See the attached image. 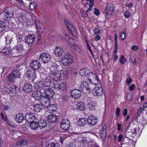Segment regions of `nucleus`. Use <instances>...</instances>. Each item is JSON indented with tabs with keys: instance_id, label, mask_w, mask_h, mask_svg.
Wrapping results in <instances>:
<instances>
[{
	"instance_id": "nucleus-32",
	"label": "nucleus",
	"mask_w": 147,
	"mask_h": 147,
	"mask_svg": "<svg viewBox=\"0 0 147 147\" xmlns=\"http://www.w3.org/2000/svg\"><path fill=\"white\" fill-rule=\"evenodd\" d=\"M86 108L85 104L84 102H79L76 105V109L79 111H84Z\"/></svg>"
},
{
	"instance_id": "nucleus-10",
	"label": "nucleus",
	"mask_w": 147,
	"mask_h": 147,
	"mask_svg": "<svg viewBox=\"0 0 147 147\" xmlns=\"http://www.w3.org/2000/svg\"><path fill=\"white\" fill-rule=\"evenodd\" d=\"M65 39L68 42L67 40H70L71 41L73 40V39L70 38L69 35L67 34H65ZM68 43L69 45L73 49L76 51L78 52H80L81 51V50L80 47L76 44L75 43H71V42H68Z\"/></svg>"
},
{
	"instance_id": "nucleus-26",
	"label": "nucleus",
	"mask_w": 147,
	"mask_h": 147,
	"mask_svg": "<svg viewBox=\"0 0 147 147\" xmlns=\"http://www.w3.org/2000/svg\"><path fill=\"white\" fill-rule=\"evenodd\" d=\"M25 118L27 122L30 123L33 121L35 119V117L33 113H28L26 114Z\"/></svg>"
},
{
	"instance_id": "nucleus-52",
	"label": "nucleus",
	"mask_w": 147,
	"mask_h": 147,
	"mask_svg": "<svg viewBox=\"0 0 147 147\" xmlns=\"http://www.w3.org/2000/svg\"><path fill=\"white\" fill-rule=\"evenodd\" d=\"M120 61L121 63L123 65L125 63L126 61V59H125L124 56L122 55L120 58Z\"/></svg>"
},
{
	"instance_id": "nucleus-57",
	"label": "nucleus",
	"mask_w": 147,
	"mask_h": 147,
	"mask_svg": "<svg viewBox=\"0 0 147 147\" xmlns=\"http://www.w3.org/2000/svg\"><path fill=\"white\" fill-rule=\"evenodd\" d=\"M124 16L127 18H129L130 16V13L128 11H126L124 13Z\"/></svg>"
},
{
	"instance_id": "nucleus-55",
	"label": "nucleus",
	"mask_w": 147,
	"mask_h": 147,
	"mask_svg": "<svg viewBox=\"0 0 147 147\" xmlns=\"http://www.w3.org/2000/svg\"><path fill=\"white\" fill-rule=\"evenodd\" d=\"M25 22H26L27 24L28 25H31L33 24V22L32 19H29L26 20V21Z\"/></svg>"
},
{
	"instance_id": "nucleus-43",
	"label": "nucleus",
	"mask_w": 147,
	"mask_h": 147,
	"mask_svg": "<svg viewBox=\"0 0 147 147\" xmlns=\"http://www.w3.org/2000/svg\"><path fill=\"white\" fill-rule=\"evenodd\" d=\"M27 141L26 140L22 139L20 140L17 142V145L18 146H21L23 145L27 144Z\"/></svg>"
},
{
	"instance_id": "nucleus-60",
	"label": "nucleus",
	"mask_w": 147,
	"mask_h": 147,
	"mask_svg": "<svg viewBox=\"0 0 147 147\" xmlns=\"http://www.w3.org/2000/svg\"><path fill=\"white\" fill-rule=\"evenodd\" d=\"M94 14L96 16H98L99 15L100 13L99 10L98 9L96 8H95L94 9Z\"/></svg>"
},
{
	"instance_id": "nucleus-59",
	"label": "nucleus",
	"mask_w": 147,
	"mask_h": 147,
	"mask_svg": "<svg viewBox=\"0 0 147 147\" xmlns=\"http://www.w3.org/2000/svg\"><path fill=\"white\" fill-rule=\"evenodd\" d=\"M130 61L133 63H136V59L135 58L133 57H130L129 59Z\"/></svg>"
},
{
	"instance_id": "nucleus-11",
	"label": "nucleus",
	"mask_w": 147,
	"mask_h": 147,
	"mask_svg": "<svg viewBox=\"0 0 147 147\" xmlns=\"http://www.w3.org/2000/svg\"><path fill=\"white\" fill-rule=\"evenodd\" d=\"M53 50L54 54L58 57H62L64 53V51L63 49L59 46L55 47Z\"/></svg>"
},
{
	"instance_id": "nucleus-61",
	"label": "nucleus",
	"mask_w": 147,
	"mask_h": 147,
	"mask_svg": "<svg viewBox=\"0 0 147 147\" xmlns=\"http://www.w3.org/2000/svg\"><path fill=\"white\" fill-rule=\"evenodd\" d=\"M71 72L74 74H76L77 73V69L76 68H73L71 69Z\"/></svg>"
},
{
	"instance_id": "nucleus-17",
	"label": "nucleus",
	"mask_w": 147,
	"mask_h": 147,
	"mask_svg": "<svg viewBox=\"0 0 147 147\" xmlns=\"http://www.w3.org/2000/svg\"><path fill=\"white\" fill-rule=\"evenodd\" d=\"M43 94L45 97L50 98L53 97L55 92L52 89L47 88L44 90Z\"/></svg>"
},
{
	"instance_id": "nucleus-9",
	"label": "nucleus",
	"mask_w": 147,
	"mask_h": 147,
	"mask_svg": "<svg viewBox=\"0 0 147 147\" xmlns=\"http://www.w3.org/2000/svg\"><path fill=\"white\" fill-rule=\"evenodd\" d=\"M92 93L94 96H101L104 94L103 88L100 86H96L92 90Z\"/></svg>"
},
{
	"instance_id": "nucleus-18",
	"label": "nucleus",
	"mask_w": 147,
	"mask_h": 147,
	"mask_svg": "<svg viewBox=\"0 0 147 147\" xmlns=\"http://www.w3.org/2000/svg\"><path fill=\"white\" fill-rule=\"evenodd\" d=\"M61 128L64 130H67L70 127V122L67 119H63L60 123Z\"/></svg>"
},
{
	"instance_id": "nucleus-53",
	"label": "nucleus",
	"mask_w": 147,
	"mask_h": 147,
	"mask_svg": "<svg viewBox=\"0 0 147 147\" xmlns=\"http://www.w3.org/2000/svg\"><path fill=\"white\" fill-rule=\"evenodd\" d=\"M125 32L124 31L121 32L120 34V36L122 40H123L125 39Z\"/></svg>"
},
{
	"instance_id": "nucleus-13",
	"label": "nucleus",
	"mask_w": 147,
	"mask_h": 147,
	"mask_svg": "<svg viewBox=\"0 0 147 147\" xmlns=\"http://www.w3.org/2000/svg\"><path fill=\"white\" fill-rule=\"evenodd\" d=\"M106 126L105 125H104L102 127V129L100 131L99 133H97L95 134V133L93 132H91L90 131H84L83 133H91L94 135H95L97 137H100L101 138H104L105 137L106 135Z\"/></svg>"
},
{
	"instance_id": "nucleus-15",
	"label": "nucleus",
	"mask_w": 147,
	"mask_h": 147,
	"mask_svg": "<svg viewBox=\"0 0 147 147\" xmlns=\"http://www.w3.org/2000/svg\"><path fill=\"white\" fill-rule=\"evenodd\" d=\"M87 121L88 124L90 126L95 125L98 122L97 118L92 115H90L88 117Z\"/></svg>"
},
{
	"instance_id": "nucleus-36",
	"label": "nucleus",
	"mask_w": 147,
	"mask_h": 147,
	"mask_svg": "<svg viewBox=\"0 0 147 147\" xmlns=\"http://www.w3.org/2000/svg\"><path fill=\"white\" fill-rule=\"evenodd\" d=\"M88 71L89 69L87 68H84L82 69H81L79 71L80 75L82 77H83L84 79H85L86 75L87 73H88Z\"/></svg>"
},
{
	"instance_id": "nucleus-54",
	"label": "nucleus",
	"mask_w": 147,
	"mask_h": 147,
	"mask_svg": "<svg viewBox=\"0 0 147 147\" xmlns=\"http://www.w3.org/2000/svg\"><path fill=\"white\" fill-rule=\"evenodd\" d=\"M125 82L126 85L129 86L132 82V80L130 78H128L126 80Z\"/></svg>"
},
{
	"instance_id": "nucleus-37",
	"label": "nucleus",
	"mask_w": 147,
	"mask_h": 147,
	"mask_svg": "<svg viewBox=\"0 0 147 147\" xmlns=\"http://www.w3.org/2000/svg\"><path fill=\"white\" fill-rule=\"evenodd\" d=\"M87 123V119L85 117L80 118L77 122L78 125L80 126H84Z\"/></svg>"
},
{
	"instance_id": "nucleus-47",
	"label": "nucleus",
	"mask_w": 147,
	"mask_h": 147,
	"mask_svg": "<svg viewBox=\"0 0 147 147\" xmlns=\"http://www.w3.org/2000/svg\"><path fill=\"white\" fill-rule=\"evenodd\" d=\"M71 32L72 36L74 38H77L78 37V34L76 30L74 29L71 31H70Z\"/></svg>"
},
{
	"instance_id": "nucleus-4",
	"label": "nucleus",
	"mask_w": 147,
	"mask_h": 147,
	"mask_svg": "<svg viewBox=\"0 0 147 147\" xmlns=\"http://www.w3.org/2000/svg\"><path fill=\"white\" fill-rule=\"evenodd\" d=\"M10 8H8L6 9L4 11V15L5 16L6 20L5 22L7 26L9 28H12L11 25L13 24L12 23L11 18L13 16V11L11 12Z\"/></svg>"
},
{
	"instance_id": "nucleus-22",
	"label": "nucleus",
	"mask_w": 147,
	"mask_h": 147,
	"mask_svg": "<svg viewBox=\"0 0 147 147\" xmlns=\"http://www.w3.org/2000/svg\"><path fill=\"white\" fill-rule=\"evenodd\" d=\"M86 3L85 6L88 8L87 9V12H90L92 9L94 4L93 0H83Z\"/></svg>"
},
{
	"instance_id": "nucleus-27",
	"label": "nucleus",
	"mask_w": 147,
	"mask_h": 147,
	"mask_svg": "<svg viewBox=\"0 0 147 147\" xmlns=\"http://www.w3.org/2000/svg\"><path fill=\"white\" fill-rule=\"evenodd\" d=\"M58 119L57 116L53 113H51L48 115L47 120L49 122H55L57 121Z\"/></svg>"
},
{
	"instance_id": "nucleus-29",
	"label": "nucleus",
	"mask_w": 147,
	"mask_h": 147,
	"mask_svg": "<svg viewBox=\"0 0 147 147\" xmlns=\"http://www.w3.org/2000/svg\"><path fill=\"white\" fill-rule=\"evenodd\" d=\"M24 116L22 113H18L16 116L15 119L16 122L18 123H22L24 119Z\"/></svg>"
},
{
	"instance_id": "nucleus-35",
	"label": "nucleus",
	"mask_w": 147,
	"mask_h": 147,
	"mask_svg": "<svg viewBox=\"0 0 147 147\" xmlns=\"http://www.w3.org/2000/svg\"><path fill=\"white\" fill-rule=\"evenodd\" d=\"M41 92L39 91H36L34 92L32 94V97L38 100L40 99L42 96Z\"/></svg>"
},
{
	"instance_id": "nucleus-51",
	"label": "nucleus",
	"mask_w": 147,
	"mask_h": 147,
	"mask_svg": "<svg viewBox=\"0 0 147 147\" xmlns=\"http://www.w3.org/2000/svg\"><path fill=\"white\" fill-rule=\"evenodd\" d=\"M89 12H87V10L86 11L83 9H81L80 11V13L82 16L83 18H86L88 16L87 13Z\"/></svg>"
},
{
	"instance_id": "nucleus-33",
	"label": "nucleus",
	"mask_w": 147,
	"mask_h": 147,
	"mask_svg": "<svg viewBox=\"0 0 147 147\" xmlns=\"http://www.w3.org/2000/svg\"><path fill=\"white\" fill-rule=\"evenodd\" d=\"M32 90V86L29 83L26 84H25L23 88L24 91L26 93H29Z\"/></svg>"
},
{
	"instance_id": "nucleus-7",
	"label": "nucleus",
	"mask_w": 147,
	"mask_h": 147,
	"mask_svg": "<svg viewBox=\"0 0 147 147\" xmlns=\"http://www.w3.org/2000/svg\"><path fill=\"white\" fill-rule=\"evenodd\" d=\"M86 76L85 79L88 80L92 84L97 85L98 84V79L95 74L92 72H88Z\"/></svg>"
},
{
	"instance_id": "nucleus-44",
	"label": "nucleus",
	"mask_w": 147,
	"mask_h": 147,
	"mask_svg": "<svg viewBox=\"0 0 147 147\" xmlns=\"http://www.w3.org/2000/svg\"><path fill=\"white\" fill-rule=\"evenodd\" d=\"M85 41L86 44V45L87 46V49L90 51V53H91L92 57L93 58H94V55L93 53V52L92 50L91 47H90V45L89 44V42L86 39H85Z\"/></svg>"
},
{
	"instance_id": "nucleus-16",
	"label": "nucleus",
	"mask_w": 147,
	"mask_h": 147,
	"mask_svg": "<svg viewBox=\"0 0 147 147\" xmlns=\"http://www.w3.org/2000/svg\"><path fill=\"white\" fill-rule=\"evenodd\" d=\"M27 77L30 80L33 81L36 78L35 71L33 69H30L27 71Z\"/></svg>"
},
{
	"instance_id": "nucleus-34",
	"label": "nucleus",
	"mask_w": 147,
	"mask_h": 147,
	"mask_svg": "<svg viewBox=\"0 0 147 147\" xmlns=\"http://www.w3.org/2000/svg\"><path fill=\"white\" fill-rule=\"evenodd\" d=\"M43 107V105L40 103H34L33 104L34 109L36 112H39L40 110L42 109Z\"/></svg>"
},
{
	"instance_id": "nucleus-31",
	"label": "nucleus",
	"mask_w": 147,
	"mask_h": 147,
	"mask_svg": "<svg viewBox=\"0 0 147 147\" xmlns=\"http://www.w3.org/2000/svg\"><path fill=\"white\" fill-rule=\"evenodd\" d=\"M88 109L90 111H93L95 109L96 106V103L93 100L89 101L87 105Z\"/></svg>"
},
{
	"instance_id": "nucleus-6",
	"label": "nucleus",
	"mask_w": 147,
	"mask_h": 147,
	"mask_svg": "<svg viewBox=\"0 0 147 147\" xmlns=\"http://www.w3.org/2000/svg\"><path fill=\"white\" fill-rule=\"evenodd\" d=\"M61 62L63 65L67 66L74 62V57L71 55L66 54L61 58Z\"/></svg>"
},
{
	"instance_id": "nucleus-5",
	"label": "nucleus",
	"mask_w": 147,
	"mask_h": 147,
	"mask_svg": "<svg viewBox=\"0 0 147 147\" xmlns=\"http://www.w3.org/2000/svg\"><path fill=\"white\" fill-rule=\"evenodd\" d=\"M114 9L115 8L113 4L108 3L107 4L105 9L106 19H109L112 17Z\"/></svg>"
},
{
	"instance_id": "nucleus-28",
	"label": "nucleus",
	"mask_w": 147,
	"mask_h": 147,
	"mask_svg": "<svg viewBox=\"0 0 147 147\" xmlns=\"http://www.w3.org/2000/svg\"><path fill=\"white\" fill-rule=\"evenodd\" d=\"M35 36L34 35H29L25 38V42L28 45L32 44L34 41Z\"/></svg>"
},
{
	"instance_id": "nucleus-56",
	"label": "nucleus",
	"mask_w": 147,
	"mask_h": 147,
	"mask_svg": "<svg viewBox=\"0 0 147 147\" xmlns=\"http://www.w3.org/2000/svg\"><path fill=\"white\" fill-rule=\"evenodd\" d=\"M1 116L2 119L4 120L5 121H6L7 120V119L5 114L4 115L3 113H1Z\"/></svg>"
},
{
	"instance_id": "nucleus-48",
	"label": "nucleus",
	"mask_w": 147,
	"mask_h": 147,
	"mask_svg": "<svg viewBox=\"0 0 147 147\" xmlns=\"http://www.w3.org/2000/svg\"><path fill=\"white\" fill-rule=\"evenodd\" d=\"M6 78L8 80L9 82H12L16 78H15V76L12 74L8 75L7 77Z\"/></svg>"
},
{
	"instance_id": "nucleus-19",
	"label": "nucleus",
	"mask_w": 147,
	"mask_h": 147,
	"mask_svg": "<svg viewBox=\"0 0 147 147\" xmlns=\"http://www.w3.org/2000/svg\"><path fill=\"white\" fill-rule=\"evenodd\" d=\"M30 66L33 70L37 69L40 67L41 64L37 60H33L30 62Z\"/></svg>"
},
{
	"instance_id": "nucleus-30",
	"label": "nucleus",
	"mask_w": 147,
	"mask_h": 147,
	"mask_svg": "<svg viewBox=\"0 0 147 147\" xmlns=\"http://www.w3.org/2000/svg\"><path fill=\"white\" fill-rule=\"evenodd\" d=\"M2 52L6 55H9L12 54V50L9 46L4 47L2 50Z\"/></svg>"
},
{
	"instance_id": "nucleus-2",
	"label": "nucleus",
	"mask_w": 147,
	"mask_h": 147,
	"mask_svg": "<svg viewBox=\"0 0 147 147\" xmlns=\"http://www.w3.org/2000/svg\"><path fill=\"white\" fill-rule=\"evenodd\" d=\"M43 76L45 78L44 79H42L40 81L37 82L35 83L34 87L35 89L42 90L45 87H48L50 86V80L48 79H45V75H43Z\"/></svg>"
},
{
	"instance_id": "nucleus-14",
	"label": "nucleus",
	"mask_w": 147,
	"mask_h": 147,
	"mask_svg": "<svg viewBox=\"0 0 147 147\" xmlns=\"http://www.w3.org/2000/svg\"><path fill=\"white\" fill-rule=\"evenodd\" d=\"M51 56L48 53H43L40 54L39 57V60L42 63L45 64L48 63L50 60Z\"/></svg>"
},
{
	"instance_id": "nucleus-42",
	"label": "nucleus",
	"mask_w": 147,
	"mask_h": 147,
	"mask_svg": "<svg viewBox=\"0 0 147 147\" xmlns=\"http://www.w3.org/2000/svg\"><path fill=\"white\" fill-rule=\"evenodd\" d=\"M64 22L70 31H71L74 29V28L68 20L67 19L64 20Z\"/></svg>"
},
{
	"instance_id": "nucleus-58",
	"label": "nucleus",
	"mask_w": 147,
	"mask_h": 147,
	"mask_svg": "<svg viewBox=\"0 0 147 147\" xmlns=\"http://www.w3.org/2000/svg\"><path fill=\"white\" fill-rule=\"evenodd\" d=\"M117 129L118 131H122V129L121 128L122 127V126L121 124L119 123H118L117 124Z\"/></svg>"
},
{
	"instance_id": "nucleus-38",
	"label": "nucleus",
	"mask_w": 147,
	"mask_h": 147,
	"mask_svg": "<svg viewBox=\"0 0 147 147\" xmlns=\"http://www.w3.org/2000/svg\"><path fill=\"white\" fill-rule=\"evenodd\" d=\"M30 126L31 129L33 130H36L37 129L38 125L37 122L33 121L30 122Z\"/></svg>"
},
{
	"instance_id": "nucleus-21",
	"label": "nucleus",
	"mask_w": 147,
	"mask_h": 147,
	"mask_svg": "<svg viewBox=\"0 0 147 147\" xmlns=\"http://www.w3.org/2000/svg\"><path fill=\"white\" fill-rule=\"evenodd\" d=\"M7 87L5 88L6 89L7 88L9 91L10 92H12L13 93H16L19 92L20 90V88L16 86L13 85L10 87L9 85L8 84L7 85Z\"/></svg>"
},
{
	"instance_id": "nucleus-49",
	"label": "nucleus",
	"mask_w": 147,
	"mask_h": 147,
	"mask_svg": "<svg viewBox=\"0 0 147 147\" xmlns=\"http://www.w3.org/2000/svg\"><path fill=\"white\" fill-rule=\"evenodd\" d=\"M19 34L20 33H19L16 35L17 39L18 41L19 42L23 41V35L22 34Z\"/></svg>"
},
{
	"instance_id": "nucleus-8",
	"label": "nucleus",
	"mask_w": 147,
	"mask_h": 147,
	"mask_svg": "<svg viewBox=\"0 0 147 147\" xmlns=\"http://www.w3.org/2000/svg\"><path fill=\"white\" fill-rule=\"evenodd\" d=\"M28 15V13L25 11H23L21 13L17 15L15 20L18 23L25 22L27 19Z\"/></svg>"
},
{
	"instance_id": "nucleus-12",
	"label": "nucleus",
	"mask_w": 147,
	"mask_h": 147,
	"mask_svg": "<svg viewBox=\"0 0 147 147\" xmlns=\"http://www.w3.org/2000/svg\"><path fill=\"white\" fill-rule=\"evenodd\" d=\"M80 89L84 93H88L90 92L91 90L90 84H88L86 82L83 81L80 85Z\"/></svg>"
},
{
	"instance_id": "nucleus-64",
	"label": "nucleus",
	"mask_w": 147,
	"mask_h": 147,
	"mask_svg": "<svg viewBox=\"0 0 147 147\" xmlns=\"http://www.w3.org/2000/svg\"><path fill=\"white\" fill-rule=\"evenodd\" d=\"M100 30L98 28H95L93 30V32H94V34H98L100 33Z\"/></svg>"
},
{
	"instance_id": "nucleus-46",
	"label": "nucleus",
	"mask_w": 147,
	"mask_h": 147,
	"mask_svg": "<svg viewBox=\"0 0 147 147\" xmlns=\"http://www.w3.org/2000/svg\"><path fill=\"white\" fill-rule=\"evenodd\" d=\"M61 75V79L67 76V72L65 70H62L60 72Z\"/></svg>"
},
{
	"instance_id": "nucleus-40",
	"label": "nucleus",
	"mask_w": 147,
	"mask_h": 147,
	"mask_svg": "<svg viewBox=\"0 0 147 147\" xmlns=\"http://www.w3.org/2000/svg\"><path fill=\"white\" fill-rule=\"evenodd\" d=\"M14 48L18 52H22L24 51L23 45L18 42L17 45L14 47Z\"/></svg>"
},
{
	"instance_id": "nucleus-39",
	"label": "nucleus",
	"mask_w": 147,
	"mask_h": 147,
	"mask_svg": "<svg viewBox=\"0 0 147 147\" xmlns=\"http://www.w3.org/2000/svg\"><path fill=\"white\" fill-rule=\"evenodd\" d=\"M39 127L40 129H42L45 127L47 125L46 120L43 119H40L38 123Z\"/></svg>"
},
{
	"instance_id": "nucleus-20",
	"label": "nucleus",
	"mask_w": 147,
	"mask_h": 147,
	"mask_svg": "<svg viewBox=\"0 0 147 147\" xmlns=\"http://www.w3.org/2000/svg\"><path fill=\"white\" fill-rule=\"evenodd\" d=\"M76 134L75 132H73L72 131L69 132H65L64 134H63L62 136L60 137V141L62 144H63V140L66 138L71 135H73Z\"/></svg>"
},
{
	"instance_id": "nucleus-45",
	"label": "nucleus",
	"mask_w": 147,
	"mask_h": 147,
	"mask_svg": "<svg viewBox=\"0 0 147 147\" xmlns=\"http://www.w3.org/2000/svg\"><path fill=\"white\" fill-rule=\"evenodd\" d=\"M13 75L15 76V78H18L20 76V74L19 71L18 69L14 71L12 73Z\"/></svg>"
},
{
	"instance_id": "nucleus-50",
	"label": "nucleus",
	"mask_w": 147,
	"mask_h": 147,
	"mask_svg": "<svg viewBox=\"0 0 147 147\" xmlns=\"http://www.w3.org/2000/svg\"><path fill=\"white\" fill-rule=\"evenodd\" d=\"M47 147H60V146L58 143H51L48 144Z\"/></svg>"
},
{
	"instance_id": "nucleus-3",
	"label": "nucleus",
	"mask_w": 147,
	"mask_h": 147,
	"mask_svg": "<svg viewBox=\"0 0 147 147\" xmlns=\"http://www.w3.org/2000/svg\"><path fill=\"white\" fill-rule=\"evenodd\" d=\"M40 101L42 105H44L48 109L51 110V111H53L55 110L54 108H56L55 105L50 104V100L49 98L45 96H42L40 99Z\"/></svg>"
},
{
	"instance_id": "nucleus-25",
	"label": "nucleus",
	"mask_w": 147,
	"mask_h": 147,
	"mask_svg": "<svg viewBox=\"0 0 147 147\" xmlns=\"http://www.w3.org/2000/svg\"><path fill=\"white\" fill-rule=\"evenodd\" d=\"M55 88L60 91L65 90L67 89L66 84L63 83H57Z\"/></svg>"
},
{
	"instance_id": "nucleus-62",
	"label": "nucleus",
	"mask_w": 147,
	"mask_h": 147,
	"mask_svg": "<svg viewBox=\"0 0 147 147\" xmlns=\"http://www.w3.org/2000/svg\"><path fill=\"white\" fill-rule=\"evenodd\" d=\"M6 42L8 44H10L11 41V39L9 37H5Z\"/></svg>"
},
{
	"instance_id": "nucleus-24",
	"label": "nucleus",
	"mask_w": 147,
	"mask_h": 147,
	"mask_svg": "<svg viewBox=\"0 0 147 147\" xmlns=\"http://www.w3.org/2000/svg\"><path fill=\"white\" fill-rule=\"evenodd\" d=\"M71 96L72 98H78L80 96V92L78 90L74 89L70 92Z\"/></svg>"
},
{
	"instance_id": "nucleus-41",
	"label": "nucleus",
	"mask_w": 147,
	"mask_h": 147,
	"mask_svg": "<svg viewBox=\"0 0 147 147\" xmlns=\"http://www.w3.org/2000/svg\"><path fill=\"white\" fill-rule=\"evenodd\" d=\"M37 7V4L35 1H31L29 6V9L33 11L35 10Z\"/></svg>"
},
{
	"instance_id": "nucleus-1",
	"label": "nucleus",
	"mask_w": 147,
	"mask_h": 147,
	"mask_svg": "<svg viewBox=\"0 0 147 147\" xmlns=\"http://www.w3.org/2000/svg\"><path fill=\"white\" fill-rule=\"evenodd\" d=\"M58 66L53 64L51 67L49 76L53 80L57 81L61 80V75L60 71L57 70Z\"/></svg>"
},
{
	"instance_id": "nucleus-23",
	"label": "nucleus",
	"mask_w": 147,
	"mask_h": 147,
	"mask_svg": "<svg viewBox=\"0 0 147 147\" xmlns=\"http://www.w3.org/2000/svg\"><path fill=\"white\" fill-rule=\"evenodd\" d=\"M78 140L80 143L84 146H86L88 144L89 141L87 140L86 138L81 136L78 137Z\"/></svg>"
},
{
	"instance_id": "nucleus-63",
	"label": "nucleus",
	"mask_w": 147,
	"mask_h": 147,
	"mask_svg": "<svg viewBox=\"0 0 147 147\" xmlns=\"http://www.w3.org/2000/svg\"><path fill=\"white\" fill-rule=\"evenodd\" d=\"M91 145V147H100L99 146L96 144L95 142H93Z\"/></svg>"
}]
</instances>
